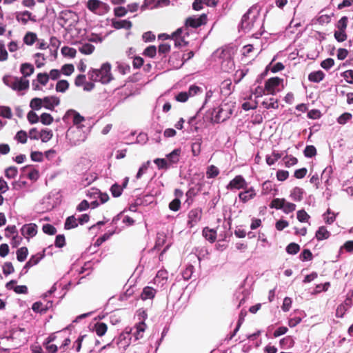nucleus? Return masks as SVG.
I'll list each match as a JSON object with an SVG mask.
<instances>
[{"label": "nucleus", "instance_id": "nucleus-13", "mask_svg": "<svg viewBox=\"0 0 353 353\" xmlns=\"http://www.w3.org/2000/svg\"><path fill=\"white\" fill-rule=\"evenodd\" d=\"M43 255L37 254L36 255H33L30 257L28 261L23 266L20 275L25 274L28 272V269L39 263V261L43 259Z\"/></svg>", "mask_w": 353, "mask_h": 353}, {"label": "nucleus", "instance_id": "nucleus-54", "mask_svg": "<svg viewBox=\"0 0 353 353\" xmlns=\"http://www.w3.org/2000/svg\"><path fill=\"white\" fill-rule=\"evenodd\" d=\"M300 250V246L295 243H291L286 247V252L290 254H295Z\"/></svg>", "mask_w": 353, "mask_h": 353}, {"label": "nucleus", "instance_id": "nucleus-62", "mask_svg": "<svg viewBox=\"0 0 353 353\" xmlns=\"http://www.w3.org/2000/svg\"><path fill=\"white\" fill-rule=\"evenodd\" d=\"M341 76L344 78V79L350 84H353V70H348L343 72L341 74Z\"/></svg>", "mask_w": 353, "mask_h": 353}, {"label": "nucleus", "instance_id": "nucleus-48", "mask_svg": "<svg viewBox=\"0 0 353 353\" xmlns=\"http://www.w3.org/2000/svg\"><path fill=\"white\" fill-rule=\"evenodd\" d=\"M203 92V89L196 85H192L190 86L188 93L189 97H194L196 94H201Z\"/></svg>", "mask_w": 353, "mask_h": 353}, {"label": "nucleus", "instance_id": "nucleus-10", "mask_svg": "<svg viewBox=\"0 0 353 353\" xmlns=\"http://www.w3.org/2000/svg\"><path fill=\"white\" fill-rule=\"evenodd\" d=\"M60 103V99L56 96L43 98V107L49 110H53Z\"/></svg>", "mask_w": 353, "mask_h": 353}, {"label": "nucleus", "instance_id": "nucleus-53", "mask_svg": "<svg viewBox=\"0 0 353 353\" xmlns=\"http://www.w3.org/2000/svg\"><path fill=\"white\" fill-rule=\"evenodd\" d=\"M233 68L234 62L230 58L224 60L221 63V68L225 72H228L230 70H232Z\"/></svg>", "mask_w": 353, "mask_h": 353}, {"label": "nucleus", "instance_id": "nucleus-51", "mask_svg": "<svg viewBox=\"0 0 353 353\" xmlns=\"http://www.w3.org/2000/svg\"><path fill=\"white\" fill-rule=\"evenodd\" d=\"M35 58V64L36 66L39 68L43 67L45 64L44 61L46 60L44 54L41 53H37L34 54Z\"/></svg>", "mask_w": 353, "mask_h": 353}, {"label": "nucleus", "instance_id": "nucleus-18", "mask_svg": "<svg viewBox=\"0 0 353 353\" xmlns=\"http://www.w3.org/2000/svg\"><path fill=\"white\" fill-rule=\"evenodd\" d=\"M112 26L116 29L124 28L129 30L132 28V22L128 20H112Z\"/></svg>", "mask_w": 353, "mask_h": 353}, {"label": "nucleus", "instance_id": "nucleus-50", "mask_svg": "<svg viewBox=\"0 0 353 353\" xmlns=\"http://www.w3.org/2000/svg\"><path fill=\"white\" fill-rule=\"evenodd\" d=\"M40 121L43 125H50L53 122V117L48 113H43L40 117Z\"/></svg>", "mask_w": 353, "mask_h": 353}, {"label": "nucleus", "instance_id": "nucleus-30", "mask_svg": "<svg viewBox=\"0 0 353 353\" xmlns=\"http://www.w3.org/2000/svg\"><path fill=\"white\" fill-rule=\"evenodd\" d=\"M78 226V221L77 219L75 218L74 216H68L65 222V229L70 230L72 228H75Z\"/></svg>", "mask_w": 353, "mask_h": 353}, {"label": "nucleus", "instance_id": "nucleus-45", "mask_svg": "<svg viewBox=\"0 0 353 353\" xmlns=\"http://www.w3.org/2000/svg\"><path fill=\"white\" fill-rule=\"evenodd\" d=\"M304 155L307 158H312L316 154V149L314 145H307L303 151Z\"/></svg>", "mask_w": 353, "mask_h": 353}, {"label": "nucleus", "instance_id": "nucleus-7", "mask_svg": "<svg viewBox=\"0 0 353 353\" xmlns=\"http://www.w3.org/2000/svg\"><path fill=\"white\" fill-rule=\"evenodd\" d=\"M248 188V183L243 176L237 175L227 185L226 189L228 190H235L241 189H246Z\"/></svg>", "mask_w": 353, "mask_h": 353}, {"label": "nucleus", "instance_id": "nucleus-17", "mask_svg": "<svg viewBox=\"0 0 353 353\" xmlns=\"http://www.w3.org/2000/svg\"><path fill=\"white\" fill-rule=\"evenodd\" d=\"M52 306V302H48L46 304H43L40 301L35 302L32 306V309L34 312L44 313L48 309Z\"/></svg>", "mask_w": 353, "mask_h": 353}, {"label": "nucleus", "instance_id": "nucleus-23", "mask_svg": "<svg viewBox=\"0 0 353 353\" xmlns=\"http://www.w3.org/2000/svg\"><path fill=\"white\" fill-rule=\"evenodd\" d=\"M229 117L228 112L223 110L222 108H219L218 111L216 112V114L214 117V122L215 123H221L223 122Z\"/></svg>", "mask_w": 353, "mask_h": 353}, {"label": "nucleus", "instance_id": "nucleus-28", "mask_svg": "<svg viewBox=\"0 0 353 353\" xmlns=\"http://www.w3.org/2000/svg\"><path fill=\"white\" fill-rule=\"evenodd\" d=\"M262 105L266 109H276L279 108L278 101L273 97L265 99L262 102Z\"/></svg>", "mask_w": 353, "mask_h": 353}, {"label": "nucleus", "instance_id": "nucleus-64", "mask_svg": "<svg viewBox=\"0 0 353 353\" xmlns=\"http://www.w3.org/2000/svg\"><path fill=\"white\" fill-rule=\"evenodd\" d=\"M309 219L310 216L304 210H301L297 212V219L300 222H306Z\"/></svg>", "mask_w": 353, "mask_h": 353}, {"label": "nucleus", "instance_id": "nucleus-39", "mask_svg": "<svg viewBox=\"0 0 353 353\" xmlns=\"http://www.w3.org/2000/svg\"><path fill=\"white\" fill-rule=\"evenodd\" d=\"M103 3L99 0H88L87 8L90 11L95 12Z\"/></svg>", "mask_w": 353, "mask_h": 353}, {"label": "nucleus", "instance_id": "nucleus-55", "mask_svg": "<svg viewBox=\"0 0 353 353\" xmlns=\"http://www.w3.org/2000/svg\"><path fill=\"white\" fill-rule=\"evenodd\" d=\"M150 165V161H148L142 164V165L139 168L137 174L136 175V178L137 179H140L143 174L147 171L148 167Z\"/></svg>", "mask_w": 353, "mask_h": 353}, {"label": "nucleus", "instance_id": "nucleus-58", "mask_svg": "<svg viewBox=\"0 0 353 353\" xmlns=\"http://www.w3.org/2000/svg\"><path fill=\"white\" fill-rule=\"evenodd\" d=\"M352 117V114L349 112H345L342 114L338 119L337 122L339 124L344 125L348 121H350Z\"/></svg>", "mask_w": 353, "mask_h": 353}, {"label": "nucleus", "instance_id": "nucleus-38", "mask_svg": "<svg viewBox=\"0 0 353 353\" xmlns=\"http://www.w3.org/2000/svg\"><path fill=\"white\" fill-rule=\"evenodd\" d=\"M52 137V132L50 130H42L40 132L39 139L40 138L42 142L46 143L50 141Z\"/></svg>", "mask_w": 353, "mask_h": 353}, {"label": "nucleus", "instance_id": "nucleus-46", "mask_svg": "<svg viewBox=\"0 0 353 353\" xmlns=\"http://www.w3.org/2000/svg\"><path fill=\"white\" fill-rule=\"evenodd\" d=\"M36 39H37L36 34H34L33 32H28L23 38V41L26 44L31 46L34 43Z\"/></svg>", "mask_w": 353, "mask_h": 353}, {"label": "nucleus", "instance_id": "nucleus-9", "mask_svg": "<svg viewBox=\"0 0 353 353\" xmlns=\"http://www.w3.org/2000/svg\"><path fill=\"white\" fill-rule=\"evenodd\" d=\"M202 211L199 208L191 210L188 213V225L190 228L194 227L201 219Z\"/></svg>", "mask_w": 353, "mask_h": 353}, {"label": "nucleus", "instance_id": "nucleus-25", "mask_svg": "<svg viewBox=\"0 0 353 353\" xmlns=\"http://www.w3.org/2000/svg\"><path fill=\"white\" fill-rule=\"evenodd\" d=\"M145 329V324L143 322L139 323L134 327V331L132 335L134 336L135 340H139L143 337V334Z\"/></svg>", "mask_w": 353, "mask_h": 353}, {"label": "nucleus", "instance_id": "nucleus-52", "mask_svg": "<svg viewBox=\"0 0 353 353\" xmlns=\"http://www.w3.org/2000/svg\"><path fill=\"white\" fill-rule=\"evenodd\" d=\"M283 203H284V199H274L270 206L271 208H276V209H283Z\"/></svg>", "mask_w": 353, "mask_h": 353}, {"label": "nucleus", "instance_id": "nucleus-2", "mask_svg": "<svg viewBox=\"0 0 353 353\" xmlns=\"http://www.w3.org/2000/svg\"><path fill=\"white\" fill-rule=\"evenodd\" d=\"M111 65L108 63H103L100 69H93L88 72L90 80L93 81H99L103 84L110 82L112 79L110 72Z\"/></svg>", "mask_w": 353, "mask_h": 353}, {"label": "nucleus", "instance_id": "nucleus-32", "mask_svg": "<svg viewBox=\"0 0 353 353\" xmlns=\"http://www.w3.org/2000/svg\"><path fill=\"white\" fill-rule=\"evenodd\" d=\"M18 174V169L15 166H10L5 170V176L8 179H14Z\"/></svg>", "mask_w": 353, "mask_h": 353}, {"label": "nucleus", "instance_id": "nucleus-44", "mask_svg": "<svg viewBox=\"0 0 353 353\" xmlns=\"http://www.w3.org/2000/svg\"><path fill=\"white\" fill-rule=\"evenodd\" d=\"M91 161L88 159V158L83 157L79 160V163L78 164V166H82L81 168V170L82 172L88 170L90 166H91Z\"/></svg>", "mask_w": 353, "mask_h": 353}, {"label": "nucleus", "instance_id": "nucleus-34", "mask_svg": "<svg viewBox=\"0 0 353 353\" xmlns=\"http://www.w3.org/2000/svg\"><path fill=\"white\" fill-rule=\"evenodd\" d=\"M30 107L34 110H39L43 107V99L33 98L30 103Z\"/></svg>", "mask_w": 353, "mask_h": 353}, {"label": "nucleus", "instance_id": "nucleus-60", "mask_svg": "<svg viewBox=\"0 0 353 353\" xmlns=\"http://www.w3.org/2000/svg\"><path fill=\"white\" fill-rule=\"evenodd\" d=\"M42 230L44 233L49 235H54L57 232L56 228L51 224H44L43 225Z\"/></svg>", "mask_w": 353, "mask_h": 353}, {"label": "nucleus", "instance_id": "nucleus-27", "mask_svg": "<svg viewBox=\"0 0 353 353\" xmlns=\"http://www.w3.org/2000/svg\"><path fill=\"white\" fill-rule=\"evenodd\" d=\"M283 153L279 152L276 151H273L272 156H266L265 161L268 165H272L275 163L276 161H277L281 157L283 156Z\"/></svg>", "mask_w": 353, "mask_h": 353}, {"label": "nucleus", "instance_id": "nucleus-8", "mask_svg": "<svg viewBox=\"0 0 353 353\" xmlns=\"http://www.w3.org/2000/svg\"><path fill=\"white\" fill-rule=\"evenodd\" d=\"M283 81L282 79L279 77H272L266 81L265 83V89L268 94H275L279 89L278 87Z\"/></svg>", "mask_w": 353, "mask_h": 353}, {"label": "nucleus", "instance_id": "nucleus-4", "mask_svg": "<svg viewBox=\"0 0 353 353\" xmlns=\"http://www.w3.org/2000/svg\"><path fill=\"white\" fill-rule=\"evenodd\" d=\"M63 121L65 123L72 121L73 125L77 126L78 132H79V130L83 127L81 123L85 121V118L76 110L71 109L65 112L63 117Z\"/></svg>", "mask_w": 353, "mask_h": 353}, {"label": "nucleus", "instance_id": "nucleus-29", "mask_svg": "<svg viewBox=\"0 0 353 353\" xmlns=\"http://www.w3.org/2000/svg\"><path fill=\"white\" fill-rule=\"evenodd\" d=\"M94 48H95L92 44L85 43L79 47V50L83 54H90L94 52Z\"/></svg>", "mask_w": 353, "mask_h": 353}, {"label": "nucleus", "instance_id": "nucleus-56", "mask_svg": "<svg viewBox=\"0 0 353 353\" xmlns=\"http://www.w3.org/2000/svg\"><path fill=\"white\" fill-rule=\"evenodd\" d=\"M334 38L339 42H343L346 40L347 34L345 30H338L334 32Z\"/></svg>", "mask_w": 353, "mask_h": 353}, {"label": "nucleus", "instance_id": "nucleus-59", "mask_svg": "<svg viewBox=\"0 0 353 353\" xmlns=\"http://www.w3.org/2000/svg\"><path fill=\"white\" fill-rule=\"evenodd\" d=\"M27 133L23 130L19 131L15 135L14 139L21 143H26L27 141Z\"/></svg>", "mask_w": 353, "mask_h": 353}, {"label": "nucleus", "instance_id": "nucleus-37", "mask_svg": "<svg viewBox=\"0 0 353 353\" xmlns=\"http://www.w3.org/2000/svg\"><path fill=\"white\" fill-rule=\"evenodd\" d=\"M108 330L107 325L104 323H98L95 325V332L99 336H103Z\"/></svg>", "mask_w": 353, "mask_h": 353}, {"label": "nucleus", "instance_id": "nucleus-35", "mask_svg": "<svg viewBox=\"0 0 353 353\" xmlns=\"http://www.w3.org/2000/svg\"><path fill=\"white\" fill-rule=\"evenodd\" d=\"M219 174V170L216 166L212 165L208 167L206 176L208 179H212L217 176Z\"/></svg>", "mask_w": 353, "mask_h": 353}, {"label": "nucleus", "instance_id": "nucleus-40", "mask_svg": "<svg viewBox=\"0 0 353 353\" xmlns=\"http://www.w3.org/2000/svg\"><path fill=\"white\" fill-rule=\"evenodd\" d=\"M323 216L325 223L327 224H332L336 219V214L332 212L330 209H327L326 212L323 214Z\"/></svg>", "mask_w": 353, "mask_h": 353}, {"label": "nucleus", "instance_id": "nucleus-49", "mask_svg": "<svg viewBox=\"0 0 353 353\" xmlns=\"http://www.w3.org/2000/svg\"><path fill=\"white\" fill-rule=\"evenodd\" d=\"M61 53L64 56H68V57L73 58L75 57L77 51L74 48H70L68 46H64L61 49Z\"/></svg>", "mask_w": 353, "mask_h": 353}, {"label": "nucleus", "instance_id": "nucleus-42", "mask_svg": "<svg viewBox=\"0 0 353 353\" xmlns=\"http://www.w3.org/2000/svg\"><path fill=\"white\" fill-rule=\"evenodd\" d=\"M154 163L157 165L159 170L165 169L167 170L170 165L165 159L157 158L154 160Z\"/></svg>", "mask_w": 353, "mask_h": 353}, {"label": "nucleus", "instance_id": "nucleus-6", "mask_svg": "<svg viewBox=\"0 0 353 353\" xmlns=\"http://www.w3.org/2000/svg\"><path fill=\"white\" fill-rule=\"evenodd\" d=\"M206 21L207 15L205 14H203L199 17H190L185 20V26H183V28H187V30H188L189 27L192 28H196L205 24L206 23Z\"/></svg>", "mask_w": 353, "mask_h": 353}, {"label": "nucleus", "instance_id": "nucleus-12", "mask_svg": "<svg viewBox=\"0 0 353 353\" xmlns=\"http://www.w3.org/2000/svg\"><path fill=\"white\" fill-rule=\"evenodd\" d=\"M37 228L34 223L26 224L21 228V232L25 238L33 237L37 234Z\"/></svg>", "mask_w": 353, "mask_h": 353}, {"label": "nucleus", "instance_id": "nucleus-11", "mask_svg": "<svg viewBox=\"0 0 353 353\" xmlns=\"http://www.w3.org/2000/svg\"><path fill=\"white\" fill-rule=\"evenodd\" d=\"M16 19L23 25L27 24L29 21H36L35 16H32V13L28 10L17 12Z\"/></svg>", "mask_w": 353, "mask_h": 353}, {"label": "nucleus", "instance_id": "nucleus-41", "mask_svg": "<svg viewBox=\"0 0 353 353\" xmlns=\"http://www.w3.org/2000/svg\"><path fill=\"white\" fill-rule=\"evenodd\" d=\"M69 87V83L66 80H60L57 83V92H65Z\"/></svg>", "mask_w": 353, "mask_h": 353}, {"label": "nucleus", "instance_id": "nucleus-14", "mask_svg": "<svg viewBox=\"0 0 353 353\" xmlns=\"http://www.w3.org/2000/svg\"><path fill=\"white\" fill-rule=\"evenodd\" d=\"M244 190V191L239 192V198L245 203L255 197L256 192L253 187H250L249 188H247Z\"/></svg>", "mask_w": 353, "mask_h": 353}, {"label": "nucleus", "instance_id": "nucleus-19", "mask_svg": "<svg viewBox=\"0 0 353 353\" xmlns=\"http://www.w3.org/2000/svg\"><path fill=\"white\" fill-rule=\"evenodd\" d=\"M305 191L303 188L295 187L292 189L290 193V197L294 201H301L303 198Z\"/></svg>", "mask_w": 353, "mask_h": 353}, {"label": "nucleus", "instance_id": "nucleus-15", "mask_svg": "<svg viewBox=\"0 0 353 353\" xmlns=\"http://www.w3.org/2000/svg\"><path fill=\"white\" fill-rule=\"evenodd\" d=\"M181 154V148H176L170 153L166 155L167 161L170 165L176 164L180 160V156Z\"/></svg>", "mask_w": 353, "mask_h": 353}, {"label": "nucleus", "instance_id": "nucleus-1", "mask_svg": "<svg viewBox=\"0 0 353 353\" xmlns=\"http://www.w3.org/2000/svg\"><path fill=\"white\" fill-rule=\"evenodd\" d=\"M261 26L259 10L256 8H251L242 17L240 28L244 32L258 29Z\"/></svg>", "mask_w": 353, "mask_h": 353}, {"label": "nucleus", "instance_id": "nucleus-21", "mask_svg": "<svg viewBox=\"0 0 353 353\" xmlns=\"http://www.w3.org/2000/svg\"><path fill=\"white\" fill-rule=\"evenodd\" d=\"M34 67L32 64L25 63L21 65L20 72L23 74V77H30L34 72Z\"/></svg>", "mask_w": 353, "mask_h": 353}, {"label": "nucleus", "instance_id": "nucleus-3", "mask_svg": "<svg viewBox=\"0 0 353 353\" xmlns=\"http://www.w3.org/2000/svg\"><path fill=\"white\" fill-rule=\"evenodd\" d=\"M3 82L8 87L14 91L21 92L29 88V81L23 77H17L6 75L3 77Z\"/></svg>", "mask_w": 353, "mask_h": 353}, {"label": "nucleus", "instance_id": "nucleus-31", "mask_svg": "<svg viewBox=\"0 0 353 353\" xmlns=\"http://www.w3.org/2000/svg\"><path fill=\"white\" fill-rule=\"evenodd\" d=\"M203 235L210 242L212 243L216 240V232L213 230L205 228L203 230Z\"/></svg>", "mask_w": 353, "mask_h": 353}, {"label": "nucleus", "instance_id": "nucleus-36", "mask_svg": "<svg viewBox=\"0 0 353 353\" xmlns=\"http://www.w3.org/2000/svg\"><path fill=\"white\" fill-rule=\"evenodd\" d=\"M123 187L121 185L115 183L110 188V192L114 197H119L123 192Z\"/></svg>", "mask_w": 353, "mask_h": 353}, {"label": "nucleus", "instance_id": "nucleus-24", "mask_svg": "<svg viewBox=\"0 0 353 353\" xmlns=\"http://www.w3.org/2000/svg\"><path fill=\"white\" fill-rule=\"evenodd\" d=\"M350 307L349 301L347 299L345 302L341 305H339L336 310V316L338 318H342L345 314V312Z\"/></svg>", "mask_w": 353, "mask_h": 353}, {"label": "nucleus", "instance_id": "nucleus-20", "mask_svg": "<svg viewBox=\"0 0 353 353\" xmlns=\"http://www.w3.org/2000/svg\"><path fill=\"white\" fill-rule=\"evenodd\" d=\"M155 294V289L150 286H146L143 289L141 297L143 300L152 299L154 297Z\"/></svg>", "mask_w": 353, "mask_h": 353}, {"label": "nucleus", "instance_id": "nucleus-63", "mask_svg": "<svg viewBox=\"0 0 353 353\" xmlns=\"http://www.w3.org/2000/svg\"><path fill=\"white\" fill-rule=\"evenodd\" d=\"M302 261H310L312 259V254L310 250L305 249L299 256Z\"/></svg>", "mask_w": 353, "mask_h": 353}, {"label": "nucleus", "instance_id": "nucleus-61", "mask_svg": "<svg viewBox=\"0 0 353 353\" xmlns=\"http://www.w3.org/2000/svg\"><path fill=\"white\" fill-rule=\"evenodd\" d=\"M37 80L39 83H41L43 85H45L48 82L49 75L46 72L39 73L37 77Z\"/></svg>", "mask_w": 353, "mask_h": 353}, {"label": "nucleus", "instance_id": "nucleus-43", "mask_svg": "<svg viewBox=\"0 0 353 353\" xmlns=\"http://www.w3.org/2000/svg\"><path fill=\"white\" fill-rule=\"evenodd\" d=\"M194 266L192 265H188L182 272V276L183 279L186 281L190 279L194 272Z\"/></svg>", "mask_w": 353, "mask_h": 353}, {"label": "nucleus", "instance_id": "nucleus-5", "mask_svg": "<svg viewBox=\"0 0 353 353\" xmlns=\"http://www.w3.org/2000/svg\"><path fill=\"white\" fill-rule=\"evenodd\" d=\"M189 36V31L187 28H180L173 34L174 46L178 48L183 47L188 45V42L185 41V37Z\"/></svg>", "mask_w": 353, "mask_h": 353}, {"label": "nucleus", "instance_id": "nucleus-57", "mask_svg": "<svg viewBox=\"0 0 353 353\" xmlns=\"http://www.w3.org/2000/svg\"><path fill=\"white\" fill-rule=\"evenodd\" d=\"M296 209V205L292 203L287 202L285 199H284V203H283V211L286 213H290L293 211H294Z\"/></svg>", "mask_w": 353, "mask_h": 353}, {"label": "nucleus", "instance_id": "nucleus-47", "mask_svg": "<svg viewBox=\"0 0 353 353\" xmlns=\"http://www.w3.org/2000/svg\"><path fill=\"white\" fill-rule=\"evenodd\" d=\"M283 161H284L285 166L288 168L296 165L298 161L296 157L288 156L287 154L283 157Z\"/></svg>", "mask_w": 353, "mask_h": 353}, {"label": "nucleus", "instance_id": "nucleus-22", "mask_svg": "<svg viewBox=\"0 0 353 353\" xmlns=\"http://www.w3.org/2000/svg\"><path fill=\"white\" fill-rule=\"evenodd\" d=\"M325 77V74L321 70H318L311 72L308 75V79L311 82L319 83Z\"/></svg>", "mask_w": 353, "mask_h": 353}, {"label": "nucleus", "instance_id": "nucleus-33", "mask_svg": "<svg viewBox=\"0 0 353 353\" xmlns=\"http://www.w3.org/2000/svg\"><path fill=\"white\" fill-rule=\"evenodd\" d=\"M28 254V250L26 247H21L17 251V259L19 261H24Z\"/></svg>", "mask_w": 353, "mask_h": 353}, {"label": "nucleus", "instance_id": "nucleus-26", "mask_svg": "<svg viewBox=\"0 0 353 353\" xmlns=\"http://www.w3.org/2000/svg\"><path fill=\"white\" fill-rule=\"evenodd\" d=\"M315 236L318 241H322L328 239L330 236V233L325 227L321 226L316 231Z\"/></svg>", "mask_w": 353, "mask_h": 353}, {"label": "nucleus", "instance_id": "nucleus-16", "mask_svg": "<svg viewBox=\"0 0 353 353\" xmlns=\"http://www.w3.org/2000/svg\"><path fill=\"white\" fill-rule=\"evenodd\" d=\"M202 139L196 137L191 144V151L194 157H198L201 150Z\"/></svg>", "mask_w": 353, "mask_h": 353}]
</instances>
